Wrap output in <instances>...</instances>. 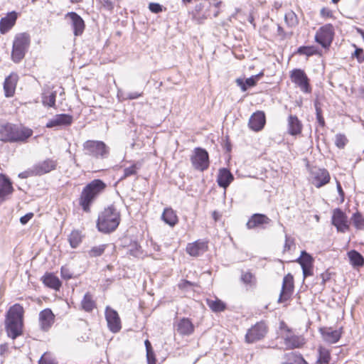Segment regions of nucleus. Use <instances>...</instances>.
<instances>
[{
  "mask_svg": "<svg viewBox=\"0 0 364 364\" xmlns=\"http://www.w3.org/2000/svg\"><path fill=\"white\" fill-rule=\"evenodd\" d=\"M120 221V212L114 205L112 204L100 213L97 228L100 232L109 233L117 228Z\"/></svg>",
  "mask_w": 364,
  "mask_h": 364,
  "instance_id": "obj_1",
  "label": "nucleus"
},
{
  "mask_svg": "<svg viewBox=\"0 0 364 364\" xmlns=\"http://www.w3.org/2000/svg\"><path fill=\"white\" fill-rule=\"evenodd\" d=\"M106 187V183L102 180L94 179L83 188L79 203L85 212H90L91 204L104 192Z\"/></svg>",
  "mask_w": 364,
  "mask_h": 364,
  "instance_id": "obj_2",
  "label": "nucleus"
},
{
  "mask_svg": "<svg viewBox=\"0 0 364 364\" xmlns=\"http://www.w3.org/2000/svg\"><path fill=\"white\" fill-rule=\"evenodd\" d=\"M23 308L18 304L10 307L6 314V329L9 337L15 339L22 333Z\"/></svg>",
  "mask_w": 364,
  "mask_h": 364,
  "instance_id": "obj_3",
  "label": "nucleus"
},
{
  "mask_svg": "<svg viewBox=\"0 0 364 364\" xmlns=\"http://www.w3.org/2000/svg\"><path fill=\"white\" fill-rule=\"evenodd\" d=\"M277 333L278 337L283 340L287 350L301 348L306 343L304 337L301 335L296 334L293 329L289 328L284 321L279 322Z\"/></svg>",
  "mask_w": 364,
  "mask_h": 364,
  "instance_id": "obj_4",
  "label": "nucleus"
},
{
  "mask_svg": "<svg viewBox=\"0 0 364 364\" xmlns=\"http://www.w3.org/2000/svg\"><path fill=\"white\" fill-rule=\"evenodd\" d=\"M31 43L30 35L21 33L16 35L12 46L11 60L15 63H20L25 57Z\"/></svg>",
  "mask_w": 364,
  "mask_h": 364,
  "instance_id": "obj_5",
  "label": "nucleus"
},
{
  "mask_svg": "<svg viewBox=\"0 0 364 364\" xmlns=\"http://www.w3.org/2000/svg\"><path fill=\"white\" fill-rule=\"evenodd\" d=\"M85 154L95 158H106L109 148L102 141L87 140L83 144Z\"/></svg>",
  "mask_w": 364,
  "mask_h": 364,
  "instance_id": "obj_6",
  "label": "nucleus"
},
{
  "mask_svg": "<svg viewBox=\"0 0 364 364\" xmlns=\"http://www.w3.org/2000/svg\"><path fill=\"white\" fill-rule=\"evenodd\" d=\"M190 160L193 168L201 172L207 170L210 166L208 152L200 147L194 149Z\"/></svg>",
  "mask_w": 364,
  "mask_h": 364,
  "instance_id": "obj_7",
  "label": "nucleus"
},
{
  "mask_svg": "<svg viewBox=\"0 0 364 364\" xmlns=\"http://www.w3.org/2000/svg\"><path fill=\"white\" fill-rule=\"evenodd\" d=\"M334 36L333 26L328 23L321 26L315 35V41L323 48H326L330 46L333 41Z\"/></svg>",
  "mask_w": 364,
  "mask_h": 364,
  "instance_id": "obj_8",
  "label": "nucleus"
},
{
  "mask_svg": "<svg viewBox=\"0 0 364 364\" xmlns=\"http://www.w3.org/2000/svg\"><path fill=\"white\" fill-rule=\"evenodd\" d=\"M268 328L263 321L257 323L252 326L245 335V341L248 343H253L262 339L267 333Z\"/></svg>",
  "mask_w": 364,
  "mask_h": 364,
  "instance_id": "obj_9",
  "label": "nucleus"
},
{
  "mask_svg": "<svg viewBox=\"0 0 364 364\" xmlns=\"http://www.w3.org/2000/svg\"><path fill=\"white\" fill-rule=\"evenodd\" d=\"M290 78L291 82L296 84L302 92L306 93L311 92L309 79L303 70L294 69L291 71Z\"/></svg>",
  "mask_w": 364,
  "mask_h": 364,
  "instance_id": "obj_10",
  "label": "nucleus"
},
{
  "mask_svg": "<svg viewBox=\"0 0 364 364\" xmlns=\"http://www.w3.org/2000/svg\"><path fill=\"white\" fill-rule=\"evenodd\" d=\"M311 177V183L317 188L329 183L331 176L329 172L326 168H314L310 171Z\"/></svg>",
  "mask_w": 364,
  "mask_h": 364,
  "instance_id": "obj_11",
  "label": "nucleus"
},
{
  "mask_svg": "<svg viewBox=\"0 0 364 364\" xmlns=\"http://www.w3.org/2000/svg\"><path fill=\"white\" fill-rule=\"evenodd\" d=\"M105 318L107 322V327L112 333H117L122 328L121 319L117 311L109 306L105 309Z\"/></svg>",
  "mask_w": 364,
  "mask_h": 364,
  "instance_id": "obj_12",
  "label": "nucleus"
},
{
  "mask_svg": "<svg viewBox=\"0 0 364 364\" xmlns=\"http://www.w3.org/2000/svg\"><path fill=\"white\" fill-rule=\"evenodd\" d=\"M294 277L289 273L283 278L282 290L278 299V303H283L288 301L294 291Z\"/></svg>",
  "mask_w": 364,
  "mask_h": 364,
  "instance_id": "obj_13",
  "label": "nucleus"
},
{
  "mask_svg": "<svg viewBox=\"0 0 364 364\" xmlns=\"http://www.w3.org/2000/svg\"><path fill=\"white\" fill-rule=\"evenodd\" d=\"M332 224L336 228L337 230L341 232H346L349 229L348 217L340 208H336L333 210Z\"/></svg>",
  "mask_w": 364,
  "mask_h": 364,
  "instance_id": "obj_14",
  "label": "nucleus"
},
{
  "mask_svg": "<svg viewBox=\"0 0 364 364\" xmlns=\"http://www.w3.org/2000/svg\"><path fill=\"white\" fill-rule=\"evenodd\" d=\"M58 161L53 159H46L33 166V171L36 176H42L56 168Z\"/></svg>",
  "mask_w": 364,
  "mask_h": 364,
  "instance_id": "obj_15",
  "label": "nucleus"
},
{
  "mask_svg": "<svg viewBox=\"0 0 364 364\" xmlns=\"http://www.w3.org/2000/svg\"><path fill=\"white\" fill-rule=\"evenodd\" d=\"M272 220L266 215L261 213H255L248 220L246 226L247 229H255L260 228L262 229L266 228V225H269Z\"/></svg>",
  "mask_w": 364,
  "mask_h": 364,
  "instance_id": "obj_16",
  "label": "nucleus"
},
{
  "mask_svg": "<svg viewBox=\"0 0 364 364\" xmlns=\"http://www.w3.org/2000/svg\"><path fill=\"white\" fill-rule=\"evenodd\" d=\"M73 117L68 114H55L46 123L47 128H55L59 127L69 126L73 123Z\"/></svg>",
  "mask_w": 364,
  "mask_h": 364,
  "instance_id": "obj_17",
  "label": "nucleus"
},
{
  "mask_svg": "<svg viewBox=\"0 0 364 364\" xmlns=\"http://www.w3.org/2000/svg\"><path fill=\"white\" fill-rule=\"evenodd\" d=\"M33 133V130L30 128L15 124L12 143H25Z\"/></svg>",
  "mask_w": 364,
  "mask_h": 364,
  "instance_id": "obj_18",
  "label": "nucleus"
},
{
  "mask_svg": "<svg viewBox=\"0 0 364 364\" xmlns=\"http://www.w3.org/2000/svg\"><path fill=\"white\" fill-rule=\"evenodd\" d=\"M71 20L73 33L75 36L82 35L85 29V22L80 15L75 12H69L66 14Z\"/></svg>",
  "mask_w": 364,
  "mask_h": 364,
  "instance_id": "obj_19",
  "label": "nucleus"
},
{
  "mask_svg": "<svg viewBox=\"0 0 364 364\" xmlns=\"http://www.w3.org/2000/svg\"><path fill=\"white\" fill-rule=\"evenodd\" d=\"M265 122L266 119L264 112L257 111L250 117L248 125L251 129L259 132L263 129Z\"/></svg>",
  "mask_w": 364,
  "mask_h": 364,
  "instance_id": "obj_20",
  "label": "nucleus"
},
{
  "mask_svg": "<svg viewBox=\"0 0 364 364\" xmlns=\"http://www.w3.org/2000/svg\"><path fill=\"white\" fill-rule=\"evenodd\" d=\"M207 250V242L200 240L192 243H188L186 247L187 253L192 257H198L205 252Z\"/></svg>",
  "mask_w": 364,
  "mask_h": 364,
  "instance_id": "obj_21",
  "label": "nucleus"
},
{
  "mask_svg": "<svg viewBox=\"0 0 364 364\" xmlns=\"http://www.w3.org/2000/svg\"><path fill=\"white\" fill-rule=\"evenodd\" d=\"M18 79V77L15 73H11L6 77L4 83V90L6 97H11L14 95Z\"/></svg>",
  "mask_w": 364,
  "mask_h": 364,
  "instance_id": "obj_22",
  "label": "nucleus"
},
{
  "mask_svg": "<svg viewBox=\"0 0 364 364\" xmlns=\"http://www.w3.org/2000/svg\"><path fill=\"white\" fill-rule=\"evenodd\" d=\"M39 322L41 329L48 331L54 322V315L49 309L41 311L39 314Z\"/></svg>",
  "mask_w": 364,
  "mask_h": 364,
  "instance_id": "obj_23",
  "label": "nucleus"
},
{
  "mask_svg": "<svg viewBox=\"0 0 364 364\" xmlns=\"http://www.w3.org/2000/svg\"><path fill=\"white\" fill-rule=\"evenodd\" d=\"M15 124L4 123L0 124V140L4 142L12 143Z\"/></svg>",
  "mask_w": 364,
  "mask_h": 364,
  "instance_id": "obj_24",
  "label": "nucleus"
},
{
  "mask_svg": "<svg viewBox=\"0 0 364 364\" xmlns=\"http://www.w3.org/2000/svg\"><path fill=\"white\" fill-rule=\"evenodd\" d=\"M14 188L10 179L3 173H0V202L5 199V197L12 193Z\"/></svg>",
  "mask_w": 364,
  "mask_h": 364,
  "instance_id": "obj_25",
  "label": "nucleus"
},
{
  "mask_svg": "<svg viewBox=\"0 0 364 364\" xmlns=\"http://www.w3.org/2000/svg\"><path fill=\"white\" fill-rule=\"evenodd\" d=\"M17 19V14L15 11L9 13L6 16L0 20V33L5 34L15 24Z\"/></svg>",
  "mask_w": 364,
  "mask_h": 364,
  "instance_id": "obj_26",
  "label": "nucleus"
},
{
  "mask_svg": "<svg viewBox=\"0 0 364 364\" xmlns=\"http://www.w3.org/2000/svg\"><path fill=\"white\" fill-rule=\"evenodd\" d=\"M234 176L229 169L223 168L219 170L217 182L220 187L226 188L233 181Z\"/></svg>",
  "mask_w": 364,
  "mask_h": 364,
  "instance_id": "obj_27",
  "label": "nucleus"
},
{
  "mask_svg": "<svg viewBox=\"0 0 364 364\" xmlns=\"http://www.w3.org/2000/svg\"><path fill=\"white\" fill-rule=\"evenodd\" d=\"M288 133L291 136H296L301 133L302 123L295 115L290 114L288 117Z\"/></svg>",
  "mask_w": 364,
  "mask_h": 364,
  "instance_id": "obj_28",
  "label": "nucleus"
},
{
  "mask_svg": "<svg viewBox=\"0 0 364 364\" xmlns=\"http://www.w3.org/2000/svg\"><path fill=\"white\" fill-rule=\"evenodd\" d=\"M176 331L182 336H189L193 333L194 326L190 319L183 318L178 321Z\"/></svg>",
  "mask_w": 364,
  "mask_h": 364,
  "instance_id": "obj_29",
  "label": "nucleus"
},
{
  "mask_svg": "<svg viewBox=\"0 0 364 364\" xmlns=\"http://www.w3.org/2000/svg\"><path fill=\"white\" fill-rule=\"evenodd\" d=\"M43 283L48 287L59 290L62 283L58 277L53 273H46L41 278Z\"/></svg>",
  "mask_w": 364,
  "mask_h": 364,
  "instance_id": "obj_30",
  "label": "nucleus"
},
{
  "mask_svg": "<svg viewBox=\"0 0 364 364\" xmlns=\"http://www.w3.org/2000/svg\"><path fill=\"white\" fill-rule=\"evenodd\" d=\"M320 331L323 339L330 343H336L338 342L341 336V333L338 330L321 328Z\"/></svg>",
  "mask_w": 364,
  "mask_h": 364,
  "instance_id": "obj_31",
  "label": "nucleus"
},
{
  "mask_svg": "<svg viewBox=\"0 0 364 364\" xmlns=\"http://www.w3.org/2000/svg\"><path fill=\"white\" fill-rule=\"evenodd\" d=\"M284 358L286 361L281 364H308L300 353L295 352L285 353Z\"/></svg>",
  "mask_w": 364,
  "mask_h": 364,
  "instance_id": "obj_32",
  "label": "nucleus"
},
{
  "mask_svg": "<svg viewBox=\"0 0 364 364\" xmlns=\"http://www.w3.org/2000/svg\"><path fill=\"white\" fill-rule=\"evenodd\" d=\"M161 219L171 227H173L178 223V217L175 211L171 208H166L164 209Z\"/></svg>",
  "mask_w": 364,
  "mask_h": 364,
  "instance_id": "obj_33",
  "label": "nucleus"
},
{
  "mask_svg": "<svg viewBox=\"0 0 364 364\" xmlns=\"http://www.w3.org/2000/svg\"><path fill=\"white\" fill-rule=\"evenodd\" d=\"M206 304L211 311L215 313L222 312L226 309V304L218 298H215L214 299H207Z\"/></svg>",
  "mask_w": 364,
  "mask_h": 364,
  "instance_id": "obj_34",
  "label": "nucleus"
},
{
  "mask_svg": "<svg viewBox=\"0 0 364 364\" xmlns=\"http://www.w3.org/2000/svg\"><path fill=\"white\" fill-rule=\"evenodd\" d=\"M56 92L46 90L42 94V103L44 106L54 107L55 106Z\"/></svg>",
  "mask_w": 364,
  "mask_h": 364,
  "instance_id": "obj_35",
  "label": "nucleus"
},
{
  "mask_svg": "<svg viewBox=\"0 0 364 364\" xmlns=\"http://www.w3.org/2000/svg\"><path fill=\"white\" fill-rule=\"evenodd\" d=\"M350 264L353 267H362L364 264V257L356 250H350L348 253Z\"/></svg>",
  "mask_w": 364,
  "mask_h": 364,
  "instance_id": "obj_36",
  "label": "nucleus"
},
{
  "mask_svg": "<svg viewBox=\"0 0 364 364\" xmlns=\"http://www.w3.org/2000/svg\"><path fill=\"white\" fill-rule=\"evenodd\" d=\"M258 80V75H253L244 81L242 79H237L236 82L240 87L242 91L245 92L249 87L256 85Z\"/></svg>",
  "mask_w": 364,
  "mask_h": 364,
  "instance_id": "obj_37",
  "label": "nucleus"
},
{
  "mask_svg": "<svg viewBox=\"0 0 364 364\" xmlns=\"http://www.w3.org/2000/svg\"><path fill=\"white\" fill-rule=\"evenodd\" d=\"M318 357L316 360L317 364H328L331 360L330 351L322 346L318 349Z\"/></svg>",
  "mask_w": 364,
  "mask_h": 364,
  "instance_id": "obj_38",
  "label": "nucleus"
},
{
  "mask_svg": "<svg viewBox=\"0 0 364 364\" xmlns=\"http://www.w3.org/2000/svg\"><path fill=\"white\" fill-rule=\"evenodd\" d=\"M301 267L313 266L314 258L313 257L307 253L306 251H302L300 257L296 260Z\"/></svg>",
  "mask_w": 364,
  "mask_h": 364,
  "instance_id": "obj_39",
  "label": "nucleus"
},
{
  "mask_svg": "<svg viewBox=\"0 0 364 364\" xmlns=\"http://www.w3.org/2000/svg\"><path fill=\"white\" fill-rule=\"evenodd\" d=\"M82 308L87 312L92 311L95 306L92 295L87 292L85 294L81 302Z\"/></svg>",
  "mask_w": 364,
  "mask_h": 364,
  "instance_id": "obj_40",
  "label": "nucleus"
},
{
  "mask_svg": "<svg viewBox=\"0 0 364 364\" xmlns=\"http://www.w3.org/2000/svg\"><path fill=\"white\" fill-rule=\"evenodd\" d=\"M353 225L358 230H364V216L359 211L355 212L351 217Z\"/></svg>",
  "mask_w": 364,
  "mask_h": 364,
  "instance_id": "obj_41",
  "label": "nucleus"
},
{
  "mask_svg": "<svg viewBox=\"0 0 364 364\" xmlns=\"http://www.w3.org/2000/svg\"><path fill=\"white\" fill-rule=\"evenodd\" d=\"M68 240L70 246L76 248L82 242V235L78 230H73L69 235Z\"/></svg>",
  "mask_w": 364,
  "mask_h": 364,
  "instance_id": "obj_42",
  "label": "nucleus"
},
{
  "mask_svg": "<svg viewBox=\"0 0 364 364\" xmlns=\"http://www.w3.org/2000/svg\"><path fill=\"white\" fill-rule=\"evenodd\" d=\"M284 21L289 27H295L299 23L298 17L293 11H289L285 14Z\"/></svg>",
  "mask_w": 364,
  "mask_h": 364,
  "instance_id": "obj_43",
  "label": "nucleus"
},
{
  "mask_svg": "<svg viewBox=\"0 0 364 364\" xmlns=\"http://www.w3.org/2000/svg\"><path fill=\"white\" fill-rule=\"evenodd\" d=\"M107 245H100L92 247L88 252L87 255L90 257H97L101 256L105 251Z\"/></svg>",
  "mask_w": 364,
  "mask_h": 364,
  "instance_id": "obj_44",
  "label": "nucleus"
},
{
  "mask_svg": "<svg viewBox=\"0 0 364 364\" xmlns=\"http://www.w3.org/2000/svg\"><path fill=\"white\" fill-rule=\"evenodd\" d=\"M140 165L137 164H134L132 166L125 168L124 169V175L122 178H125L129 176L136 175L137 173V171L140 168Z\"/></svg>",
  "mask_w": 364,
  "mask_h": 364,
  "instance_id": "obj_45",
  "label": "nucleus"
},
{
  "mask_svg": "<svg viewBox=\"0 0 364 364\" xmlns=\"http://www.w3.org/2000/svg\"><path fill=\"white\" fill-rule=\"evenodd\" d=\"M298 53L311 56L317 53V50L313 46H301L298 48Z\"/></svg>",
  "mask_w": 364,
  "mask_h": 364,
  "instance_id": "obj_46",
  "label": "nucleus"
},
{
  "mask_svg": "<svg viewBox=\"0 0 364 364\" xmlns=\"http://www.w3.org/2000/svg\"><path fill=\"white\" fill-rule=\"evenodd\" d=\"M241 280L245 284H249L250 286L254 285L255 284V278L254 275L251 272H242L241 275Z\"/></svg>",
  "mask_w": 364,
  "mask_h": 364,
  "instance_id": "obj_47",
  "label": "nucleus"
},
{
  "mask_svg": "<svg viewBox=\"0 0 364 364\" xmlns=\"http://www.w3.org/2000/svg\"><path fill=\"white\" fill-rule=\"evenodd\" d=\"M348 142L344 134H338L336 135L335 144L339 149H343Z\"/></svg>",
  "mask_w": 364,
  "mask_h": 364,
  "instance_id": "obj_48",
  "label": "nucleus"
},
{
  "mask_svg": "<svg viewBox=\"0 0 364 364\" xmlns=\"http://www.w3.org/2000/svg\"><path fill=\"white\" fill-rule=\"evenodd\" d=\"M355 48L354 53L352 54L353 58H355L359 63L364 62V52L360 48H358L355 44L353 45Z\"/></svg>",
  "mask_w": 364,
  "mask_h": 364,
  "instance_id": "obj_49",
  "label": "nucleus"
},
{
  "mask_svg": "<svg viewBox=\"0 0 364 364\" xmlns=\"http://www.w3.org/2000/svg\"><path fill=\"white\" fill-rule=\"evenodd\" d=\"M39 364H57V362L51 358L50 354L46 353H44L38 361Z\"/></svg>",
  "mask_w": 364,
  "mask_h": 364,
  "instance_id": "obj_50",
  "label": "nucleus"
},
{
  "mask_svg": "<svg viewBox=\"0 0 364 364\" xmlns=\"http://www.w3.org/2000/svg\"><path fill=\"white\" fill-rule=\"evenodd\" d=\"M315 107H316V114L317 122L321 127H324L326 125V123H325L324 118L322 116L321 109L319 107H318L316 104L315 105Z\"/></svg>",
  "mask_w": 364,
  "mask_h": 364,
  "instance_id": "obj_51",
  "label": "nucleus"
},
{
  "mask_svg": "<svg viewBox=\"0 0 364 364\" xmlns=\"http://www.w3.org/2000/svg\"><path fill=\"white\" fill-rule=\"evenodd\" d=\"M141 253V247L136 243L132 245L129 250V254L134 257H139Z\"/></svg>",
  "mask_w": 364,
  "mask_h": 364,
  "instance_id": "obj_52",
  "label": "nucleus"
},
{
  "mask_svg": "<svg viewBox=\"0 0 364 364\" xmlns=\"http://www.w3.org/2000/svg\"><path fill=\"white\" fill-rule=\"evenodd\" d=\"M149 9L154 14H159L162 11V6L159 3H150L149 4Z\"/></svg>",
  "mask_w": 364,
  "mask_h": 364,
  "instance_id": "obj_53",
  "label": "nucleus"
},
{
  "mask_svg": "<svg viewBox=\"0 0 364 364\" xmlns=\"http://www.w3.org/2000/svg\"><path fill=\"white\" fill-rule=\"evenodd\" d=\"M36 176L35 173H33V166L28 168V170L21 172L18 174V177L21 178H27L30 176Z\"/></svg>",
  "mask_w": 364,
  "mask_h": 364,
  "instance_id": "obj_54",
  "label": "nucleus"
},
{
  "mask_svg": "<svg viewBox=\"0 0 364 364\" xmlns=\"http://www.w3.org/2000/svg\"><path fill=\"white\" fill-rule=\"evenodd\" d=\"M146 358L148 364H156V358L153 350H149L146 352Z\"/></svg>",
  "mask_w": 364,
  "mask_h": 364,
  "instance_id": "obj_55",
  "label": "nucleus"
},
{
  "mask_svg": "<svg viewBox=\"0 0 364 364\" xmlns=\"http://www.w3.org/2000/svg\"><path fill=\"white\" fill-rule=\"evenodd\" d=\"M304 277L306 278L313 274V266L301 267Z\"/></svg>",
  "mask_w": 364,
  "mask_h": 364,
  "instance_id": "obj_56",
  "label": "nucleus"
},
{
  "mask_svg": "<svg viewBox=\"0 0 364 364\" xmlns=\"http://www.w3.org/2000/svg\"><path fill=\"white\" fill-rule=\"evenodd\" d=\"M33 216L32 213H29L22 216L20 218V222L22 225H26Z\"/></svg>",
  "mask_w": 364,
  "mask_h": 364,
  "instance_id": "obj_57",
  "label": "nucleus"
},
{
  "mask_svg": "<svg viewBox=\"0 0 364 364\" xmlns=\"http://www.w3.org/2000/svg\"><path fill=\"white\" fill-rule=\"evenodd\" d=\"M336 188H337L338 193L341 197V202H343L345 193H344V191H343V188L341 187L340 182L337 180H336Z\"/></svg>",
  "mask_w": 364,
  "mask_h": 364,
  "instance_id": "obj_58",
  "label": "nucleus"
},
{
  "mask_svg": "<svg viewBox=\"0 0 364 364\" xmlns=\"http://www.w3.org/2000/svg\"><path fill=\"white\" fill-rule=\"evenodd\" d=\"M140 96H141V93H139L137 92H129L126 95V99L134 100V99H137Z\"/></svg>",
  "mask_w": 364,
  "mask_h": 364,
  "instance_id": "obj_59",
  "label": "nucleus"
},
{
  "mask_svg": "<svg viewBox=\"0 0 364 364\" xmlns=\"http://www.w3.org/2000/svg\"><path fill=\"white\" fill-rule=\"evenodd\" d=\"M293 244V241L286 235L285 244L284 246V252L289 251L291 249V245Z\"/></svg>",
  "mask_w": 364,
  "mask_h": 364,
  "instance_id": "obj_60",
  "label": "nucleus"
},
{
  "mask_svg": "<svg viewBox=\"0 0 364 364\" xmlns=\"http://www.w3.org/2000/svg\"><path fill=\"white\" fill-rule=\"evenodd\" d=\"M102 6L108 10H112L114 7L113 4L110 0H103Z\"/></svg>",
  "mask_w": 364,
  "mask_h": 364,
  "instance_id": "obj_61",
  "label": "nucleus"
},
{
  "mask_svg": "<svg viewBox=\"0 0 364 364\" xmlns=\"http://www.w3.org/2000/svg\"><path fill=\"white\" fill-rule=\"evenodd\" d=\"M321 277L322 279L321 284L324 285L326 281H328L330 279V274H328V272L322 273L321 274Z\"/></svg>",
  "mask_w": 364,
  "mask_h": 364,
  "instance_id": "obj_62",
  "label": "nucleus"
},
{
  "mask_svg": "<svg viewBox=\"0 0 364 364\" xmlns=\"http://www.w3.org/2000/svg\"><path fill=\"white\" fill-rule=\"evenodd\" d=\"M144 344H145V346H146V352H148V350H152V347H151V343L149 342V340H146L145 342H144Z\"/></svg>",
  "mask_w": 364,
  "mask_h": 364,
  "instance_id": "obj_63",
  "label": "nucleus"
},
{
  "mask_svg": "<svg viewBox=\"0 0 364 364\" xmlns=\"http://www.w3.org/2000/svg\"><path fill=\"white\" fill-rule=\"evenodd\" d=\"M277 32H278V34L280 35V36H284V29L279 25H278V26H277Z\"/></svg>",
  "mask_w": 364,
  "mask_h": 364,
  "instance_id": "obj_64",
  "label": "nucleus"
}]
</instances>
